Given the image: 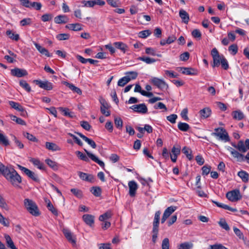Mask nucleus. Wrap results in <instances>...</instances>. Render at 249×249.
Returning <instances> with one entry per match:
<instances>
[{
	"label": "nucleus",
	"instance_id": "nucleus-17",
	"mask_svg": "<svg viewBox=\"0 0 249 249\" xmlns=\"http://www.w3.org/2000/svg\"><path fill=\"white\" fill-rule=\"evenodd\" d=\"M30 162L32 163L34 166L37 167L40 170H44L45 169L44 164L41 162L38 159L30 158L29 159Z\"/></svg>",
	"mask_w": 249,
	"mask_h": 249
},
{
	"label": "nucleus",
	"instance_id": "nucleus-46",
	"mask_svg": "<svg viewBox=\"0 0 249 249\" xmlns=\"http://www.w3.org/2000/svg\"><path fill=\"white\" fill-rule=\"evenodd\" d=\"M144 131H146L147 133H151L153 132V128L149 124H145L143 127H141V134Z\"/></svg>",
	"mask_w": 249,
	"mask_h": 249
},
{
	"label": "nucleus",
	"instance_id": "nucleus-34",
	"mask_svg": "<svg viewBox=\"0 0 249 249\" xmlns=\"http://www.w3.org/2000/svg\"><path fill=\"white\" fill-rule=\"evenodd\" d=\"M182 151L189 160H191L193 159V157L192 155V151L189 147L186 146L184 147Z\"/></svg>",
	"mask_w": 249,
	"mask_h": 249
},
{
	"label": "nucleus",
	"instance_id": "nucleus-51",
	"mask_svg": "<svg viewBox=\"0 0 249 249\" xmlns=\"http://www.w3.org/2000/svg\"><path fill=\"white\" fill-rule=\"evenodd\" d=\"M0 223L5 227L9 226V222L0 213Z\"/></svg>",
	"mask_w": 249,
	"mask_h": 249
},
{
	"label": "nucleus",
	"instance_id": "nucleus-20",
	"mask_svg": "<svg viewBox=\"0 0 249 249\" xmlns=\"http://www.w3.org/2000/svg\"><path fill=\"white\" fill-rule=\"evenodd\" d=\"M54 22L57 24L66 23L68 22L69 18L66 15H58L55 17Z\"/></svg>",
	"mask_w": 249,
	"mask_h": 249
},
{
	"label": "nucleus",
	"instance_id": "nucleus-62",
	"mask_svg": "<svg viewBox=\"0 0 249 249\" xmlns=\"http://www.w3.org/2000/svg\"><path fill=\"white\" fill-rule=\"evenodd\" d=\"M141 60L145 62L146 64H151L156 62V60L148 57H141Z\"/></svg>",
	"mask_w": 249,
	"mask_h": 249
},
{
	"label": "nucleus",
	"instance_id": "nucleus-39",
	"mask_svg": "<svg viewBox=\"0 0 249 249\" xmlns=\"http://www.w3.org/2000/svg\"><path fill=\"white\" fill-rule=\"evenodd\" d=\"M10 117L12 121L16 122L18 124L21 125L26 124L25 122L20 118H18L17 116L13 115H10Z\"/></svg>",
	"mask_w": 249,
	"mask_h": 249
},
{
	"label": "nucleus",
	"instance_id": "nucleus-47",
	"mask_svg": "<svg viewBox=\"0 0 249 249\" xmlns=\"http://www.w3.org/2000/svg\"><path fill=\"white\" fill-rule=\"evenodd\" d=\"M218 224L221 228L226 231H228L230 230V227L225 220H221L219 221Z\"/></svg>",
	"mask_w": 249,
	"mask_h": 249
},
{
	"label": "nucleus",
	"instance_id": "nucleus-28",
	"mask_svg": "<svg viewBox=\"0 0 249 249\" xmlns=\"http://www.w3.org/2000/svg\"><path fill=\"white\" fill-rule=\"evenodd\" d=\"M65 85L69 87L71 90L73 92L77 93V94L80 95L82 94L81 90L78 88V87H75L74 85L71 83H69L67 82H65L64 83Z\"/></svg>",
	"mask_w": 249,
	"mask_h": 249
},
{
	"label": "nucleus",
	"instance_id": "nucleus-7",
	"mask_svg": "<svg viewBox=\"0 0 249 249\" xmlns=\"http://www.w3.org/2000/svg\"><path fill=\"white\" fill-rule=\"evenodd\" d=\"M18 167L22 172L34 181L36 182L39 181V178L37 175L34 172L20 165H18Z\"/></svg>",
	"mask_w": 249,
	"mask_h": 249
},
{
	"label": "nucleus",
	"instance_id": "nucleus-30",
	"mask_svg": "<svg viewBox=\"0 0 249 249\" xmlns=\"http://www.w3.org/2000/svg\"><path fill=\"white\" fill-rule=\"evenodd\" d=\"M177 209L176 206H170L168 207L164 211L163 214L166 217H169L170 215L173 213Z\"/></svg>",
	"mask_w": 249,
	"mask_h": 249
},
{
	"label": "nucleus",
	"instance_id": "nucleus-41",
	"mask_svg": "<svg viewBox=\"0 0 249 249\" xmlns=\"http://www.w3.org/2000/svg\"><path fill=\"white\" fill-rule=\"evenodd\" d=\"M90 192L95 196H99L101 194V189L99 187H92L91 188Z\"/></svg>",
	"mask_w": 249,
	"mask_h": 249
},
{
	"label": "nucleus",
	"instance_id": "nucleus-48",
	"mask_svg": "<svg viewBox=\"0 0 249 249\" xmlns=\"http://www.w3.org/2000/svg\"><path fill=\"white\" fill-rule=\"evenodd\" d=\"M47 208L54 215L56 216L58 215L57 210L53 207L50 202L48 203Z\"/></svg>",
	"mask_w": 249,
	"mask_h": 249
},
{
	"label": "nucleus",
	"instance_id": "nucleus-16",
	"mask_svg": "<svg viewBox=\"0 0 249 249\" xmlns=\"http://www.w3.org/2000/svg\"><path fill=\"white\" fill-rule=\"evenodd\" d=\"M78 174L80 178L83 180L90 182H93L94 180V178L92 175L88 174L82 172H78Z\"/></svg>",
	"mask_w": 249,
	"mask_h": 249
},
{
	"label": "nucleus",
	"instance_id": "nucleus-27",
	"mask_svg": "<svg viewBox=\"0 0 249 249\" xmlns=\"http://www.w3.org/2000/svg\"><path fill=\"white\" fill-rule=\"evenodd\" d=\"M6 34L8 37L13 40L18 41L19 39V36L18 34H16L12 30H8L6 31Z\"/></svg>",
	"mask_w": 249,
	"mask_h": 249
},
{
	"label": "nucleus",
	"instance_id": "nucleus-59",
	"mask_svg": "<svg viewBox=\"0 0 249 249\" xmlns=\"http://www.w3.org/2000/svg\"><path fill=\"white\" fill-rule=\"evenodd\" d=\"M0 142L3 144L4 145H8L9 144V141L7 138L2 134L0 133Z\"/></svg>",
	"mask_w": 249,
	"mask_h": 249
},
{
	"label": "nucleus",
	"instance_id": "nucleus-29",
	"mask_svg": "<svg viewBox=\"0 0 249 249\" xmlns=\"http://www.w3.org/2000/svg\"><path fill=\"white\" fill-rule=\"evenodd\" d=\"M238 176L242 179L244 182H247L249 180V175L246 171H240L238 173Z\"/></svg>",
	"mask_w": 249,
	"mask_h": 249
},
{
	"label": "nucleus",
	"instance_id": "nucleus-3",
	"mask_svg": "<svg viewBox=\"0 0 249 249\" xmlns=\"http://www.w3.org/2000/svg\"><path fill=\"white\" fill-rule=\"evenodd\" d=\"M24 204L26 209L32 215L35 216L40 215V213L36 204L32 200L26 198L24 199Z\"/></svg>",
	"mask_w": 249,
	"mask_h": 249
},
{
	"label": "nucleus",
	"instance_id": "nucleus-40",
	"mask_svg": "<svg viewBox=\"0 0 249 249\" xmlns=\"http://www.w3.org/2000/svg\"><path fill=\"white\" fill-rule=\"evenodd\" d=\"M181 69L182 70V73L183 74L190 75L196 74V73L194 72V70L191 68H181Z\"/></svg>",
	"mask_w": 249,
	"mask_h": 249
},
{
	"label": "nucleus",
	"instance_id": "nucleus-52",
	"mask_svg": "<svg viewBox=\"0 0 249 249\" xmlns=\"http://www.w3.org/2000/svg\"><path fill=\"white\" fill-rule=\"evenodd\" d=\"M208 249H228L221 244H215L210 245Z\"/></svg>",
	"mask_w": 249,
	"mask_h": 249
},
{
	"label": "nucleus",
	"instance_id": "nucleus-36",
	"mask_svg": "<svg viewBox=\"0 0 249 249\" xmlns=\"http://www.w3.org/2000/svg\"><path fill=\"white\" fill-rule=\"evenodd\" d=\"M193 247V244L191 242H184L178 246V249H191Z\"/></svg>",
	"mask_w": 249,
	"mask_h": 249
},
{
	"label": "nucleus",
	"instance_id": "nucleus-5",
	"mask_svg": "<svg viewBox=\"0 0 249 249\" xmlns=\"http://www.w3.org/2000/svg\"><path fill=\"white\" fill-rule=\"evenodd\" d=\"M150 82L155 86L161 90L167 89L168 88V84L165 81L158 77H152L150 80Z\"/></svg>",
	"mask_w": 249,
	"mask_h": 249
},
{
	"label": "nucleus",
	"instance_id": "nucleus-32",
	"mask_svg": "<svg viewBox=\"0 0 249 249\" xmlns=\"http://www.w3.org/2000/svg\"><path fill=\"white\" fill-rule=\"evenodd\" d=\"M112 215L111 211H108L104 214L101 215L99 217L100 221H107V220L110 218Z\"/></svg>",
	"mask_w": 249,
	"mask_h": 249
},
{
	"label": "nucleus",
	"instance_id": "nucleus-56",
	"mask_svg": "<svg viewBox=\"0 0 249 249\" xmlns=\"http://www.w3.org/2000/svg\"><path fill=\"white\" fill-rule=\"evenodd\" d=\"M114 123H115L116 126L117 128H118L119 129L122 128V127L123 126V121L121 118H120V117L115 118L114 119Z\"/></svg>",
	"mask_w": 249,
	"mask_h": 249
},
{
	"label": "nucleus",
	"instance_id": "nucleus-14",
	"mask_svg": "<svg viewBox=\"0 0 249 249\" xmlns=\"http://www.w3.org/2000/svg\"><path fill=\"white\" fill-rule=\"evenodd\" d=\"M83 221L90 227H92L94 223V216L91 214H86L83 215Z\"/></svg>",
	"mask_w": 249,
	"mask_h": 249
},
{
	"label": "nucleus",
	"instance_id": "nucleus-42",
	"mask_svg": "<svg viewBox=\"0 0 249 249\" xmlns=\"http://www.w3.org/2000/svg\"><path fill=\"white\" fill-rule=\"evenodd\" d=\"M75 154L78 157V158L80 159V160L86 162L89 161V158L81 152L79 151H77L75 152Z\"/></svg>",
	"mask_w": 249,
	"mask_h": 249
},
{
	"label": "nucleus",
	"instance_id": "nucleus-11",
	"mask_svg": "<svg viewBox=\"0 0 249 249\" xmlns=\"http://www.w3.org/2000/svg\"><path fill=\"white\" fill-rule=\"evenodd\" d=\"M11 73L13 76L17 77H21L28 74L25 70L20 69L19 68H15L11 70Z\"/></svg>",
	"mask_w": 249,
	"mask_h": 249
},
{
	"label": "nucleus",
	"instance_id": "nucleus-61",
	"mask_svg": "<svg viewBox=\"0 0 249 249\" xmlns=\"http://www.w3.org/2000/svg\"><path fill=\"white\" fill-rule=\"evenodd\" d=\"M143 155L147 158H149L152 159H154V157L151 155L150 151L146 147L143 148L142 150Z\"/></svg>",
	"mask_w": 249,
	"mask_h": 249
},
{
	"label": "nucleus",
	"instance_id": "nucleus-37",
	"mask_svg": "<svg viewBox=\"0 0 249 249\" xmlns=\"http://www.w3.org/2000/svg\"><path fill=\"white\" fill-rule=\"evenodd\" d=\"M115 47L124 52L127 48V46L122 42H116L114 43Z\"/></svg>",
	"mask_w": 249,
	"mask_h": 249
},
{
	"label": "nucleus",
	"instance_id": "nucleus-33",
	"mask_svg": "<svg viewBox=\"0 0 249 249\" xmlns=\"http://www.w3.org/2000/svg\"><path fill=\"white\" fill-rule=\"evenodd\" d=\"M45 162L53 169L57 170L58 169V164L55 161L48 159L45 160Z\"/></svg>",
	"mask_w": 249,
	"mask_h": 249
},
{
	"label": "nucleus",
	"instance_id": "nucleus-60",
	"mask_svg": "<svg viewBox=\"0 0 249 249\" xmlns=\"http://www.w3.org/2000/svg\"><path fill=\"white\" fill-rule=\"evenodd\" d=\"M20 2L21 4L25 7L32 8L33 2H31L29 0H20Z\"/></svg>",
	"mask_w": 249,
	"mask_h": 249
},
{
	"label": "nucleus",
	"instance_id": "nucleus-15",
	"mask_svg": "<svg viewBox=\"0 0 249 249\" xmlns=\"http://www.w3.org/2000/svg\"><path fill=\"white\" fill-rule=\"evenodd\" d=\"M180 147H176L173 146L171 150V153L170 154V158L171 160L173 162H175L177 161L178 156L180 154Z\"/></svg>",
	"mask_w": 249,
	"mask_h": 249
},
{
	"label": "nucleus",
	"instance_id": "nucleus-63",
	"mask_svg": "<svg viewBox=\"0 0 249 249\" xmlns=\"http://www.w3.org/2000/svg\"><path fill=\"white\" fill-rule=\"evenodd\" d=\"M80 124L81 126L86 130H89L91 128V125L87 121H81Z\"/></svg>",
	"mask_w": 249,
	"mask_h": 249
},
{
	"label": "nucleus",
	"instance_id": "nucleus-35",
	"mask_svg": "<svg viewBox=\"0 0 249 249\" xmlns=\"http://www.w3.org/2000/svg\"><path fill=\"white\" fill-rule=\"evenodd\" d=\"M246 146L243 141H240L238 142L237 146H235V148H237L239 151L245 153L247 151Z\"/></svg>",
	"mask_w": 249,
	"mask_h": 249
},
{
	"label": "nucleus",
	"instance_id": "nucleus-53",
	"mask_svg": "<svg viewBox=\"0 0 249 249\" xmlns=\"http://www.w3.org/2000/svg\"><path fill=\"white\" fill-rule=\"evenodd\" d=\"M211 167L210 166L205 165L202 168V175L203 176L208 175L211 171Z\"/></svg>",
	"mask_w": 249,
	"mask_h": 249
},
{
	"label": "nucleus",
	"instance_id": "nucleus-38",
	"mask_svg": "<svg viewBox=\"0 0 249 249\" xmlns=\"http://www.w3.org/2000/svg\"><path fill=\"white\" fill-rule=\"evenodd\" d=\"M178 126V129L182 131H187L190 128L188 124L182 122H179Z\"/></svg>",
	"mask_w": 249,
	"mask_h": 249
},
{
	"label": "nucleus",
	"instance_id": "nucleus-8",
	"mask_svg": "<svg viewBox=\"0 0 249 249\" xmlns=\"http://www.w3.org/2000/svg\"><path fill=\"white\" fill-rule=\"evenodd\" d=\"M34 83L38 85L40 88L47 90H50L53 89V84L48 81H41L40 80H35Z\"/></svg>",
	"mask_w": 249,
	"mask_h": 249
},
{
	"label": "nucleus",
	"instance_id": "nucleus-10",
	"mask_svg": "<svg viewBox=\"0 0 249 249\" xmlns=\"http://www.w3.org/2000/svg\"><path fill=\"white\" fill-rule=\"evenodd\" d=\"M101 107L100 110L101 113L106 116H109L110 115V111L108 110L109 106L105 100L100 101Z\"/></svg>",
	"mask_w": 249,
	"mask_h": 249
},
{
	"label": "nucleus",
	"instance_id": "nucleus-57",
	"mask_svg": "<svg viewBox=\"0 0 249 249\" xmlns=\"http://www.w3.org/2000/svg\"><path fill=\"white\" fill-rule=\"evenodd\" d=\"M71 192L78 198L83 196L82 192L78 189L73 188L71 190Z\"/></svg>",
	"mask_w": 249,
	"mask_h": 249
},
{
	"label": "nucleus",
	"instance_id": "nucleus-9",
	"mask_svg": "<svg viewBox=\"0 0 249 249\" xmlns=\"http://www.w3.org/2000/svg\"><path fill=\"white\" fill-rule=\"evenodd\" d=\"M63 233L69 242H70L73 246H75L76 245V241L75 236L71 233L69 230L66 229H63Z\"/></svg>",
	"mask_w": 249,
	"mask_h": 249
},
{
	"label": "nucleus",
	"instance_id": "nucleus-25",
	"mask_svg": "<svg viewBox=\"0 0 249 249\" xmlns=\"http://www.w3.org/2000/svg\"><path fill=\"white\" fill-rule=\"evenodd\" d=\"M4 238L7 245V247L11 249H18L15 246L13 241L11 237L8 234L4 235Z\"/></svg>",
	"mask_w": 249,
	"mask_h": 249
},
{
	"label": "nucleus",
	"instance_id": "nucleus-13",
	"mask_svg": "<svg viewBox=\"0 0 249 249\" xmlns=\"http://www.w3.org/2000/svg\"><path fill=\"white\" fill-rule=\"evenodd\" d=\"M129 194L131 197L135 196L136 190L138 189V185L135 181L132 180L128 182Z\"/></svg>",
	"mask_w": 249,
	"mask_h": 249
},
{
	"label": "nucleus",
	"instance_id": "nucleus-21",
	"mask_svg": "<svg viewBox=\"0 0 249 249\" xmlns=\"http://www.w3.org/2000/svg\"><path fill=\"white\" fill-rule=\"evenodd\" d=\"M231 116L233 119L238 121H240L245 117L244 113L240 110L232 111Z\"/></svg>",
	"mask_w": 249,
	"mask_h": 249
},
{
	"label": "nucleus",
	"instance_id": "nucleus-50",
	"mask_svg": "<svg viewBox=\"0 0 249 249\" xmlns=\"http://www.w3.org/2000/svg\"><path fill=\"white\" fill-rule=\"evenodd\" d=\"M222 67L225 70L229 69V64L227 59L223 55H222V60L220 62Z\"/></svg>",
	"mask_w": 249,
	"mask_h": 249
},
{
	"label": "nucleus",
	"instance_id": "nucleus-55",
	"mask_svg": "<svg viewBox=\"0 0 249 249\" xmlns=\"http://www.w3.org/2000/svg\"><path fill=\"white\" fill-rule=\"evenodd\" d=\"M169 240L167 238H164L162 242V249H169Z\"/></svg>",
	"mask_w": 249,
	"mask_h": 249
},
{
	"label": "nucleus",
	"instance_id": "nucleus-31",
	"mask_svg": "<svg viewBox=\"0 0 249 249\" xmlns=\"http://www.w3.org/2000/svg\"><path fill=\"white\" fill-rule=\"evenodd\" d=\"M160 211H157L156 212L154 216V219L153 222V228H159V221L160 218Z\"/></svg>",
	"mask_w": 249,
	"mask_h": 249
},
{
	"label": "nucleus",
	"instance_id": "nucleus-4",
	"mask_svg": "<svg viewBox=\"0 0 249 249\" xmlns=\"http://www.w3.org/2000/svg\"><path fill=\"white\" fill-rule=\"evenodd\" d=\"M137 76V73L134 71H129L126 73V75L120 79L118 82V85L124 87L131 80L135 79Z\"/></svg>",
	"mask_w": 249,
	"mask_h": 249
},
{
	"label": "nucleus",
	"instance_id": "nucleus-24",
	"mask_svg": "<svg viewBox=\"0 0 249 249\" xmlns=\"http://www.w3.org/2000/svg\"><path fill=\"white\" fill-rule=\"evenodd\" d=\"M179 15L180 18L182 19V21L187 24L189 21V14L185 10L181 9L179 12Z\"/></svg>",
	"mask_w": 249,
	"mask_h": 249
},
{
	"label": "nucleus",
	"instance_id": "nucleus-18",
	"mask_svg": "<svg viewBox=\"0 0 249 249\" xmlns=\"http://www.w3.org/2000/svg\"><path fill=\"white\" fill-rule=\"evenodd\" d=\"M83 25L80 23H71L68 24L66 26V28L74 31H81Z\"/></svg>",
	"mask_w": 249,
	"mask_h": 249
},
{
	"label": "nucleus",
	"instance_id": "nucleus-1",
	"mask_svg": "<svg viewBox=\"0 0 249 249\" xmlns=\"http://www.w3.org/2000/svg\"><path fill=\"white\" fill-rule=\"evenodd\" d=\"M0 172L14 186L21 182V177L12 166H5L0 162Z\"/></svg>",
	"mask_w": 249,
	"mask_h": 249
},
{
	"label": "nucleus",
	"instance_id": "nucleus-43",
	"mask_svg": "<svg viewBox=\"0 0 249 249\" xmlns=\"http://www.w3.org/2000/svg\"><path fill=\"white\" fill-rule=\"evenodd\" d=\"M70 35L69 34H60L56 36V38L58 40H65L70 38Z\"/></svg>",
	"mask_w": 249,
	"mask_h": 249
},
{
	"label": "nucleus",
	"instance_id": "nucleus-23",
	"mask_svg": "<svg viewBox=\"0 0 249 249\" xmlns=\"http://www.w3.org/2000/svg\"><path fill=\"white\" fill-rule=\"evenodd\" d=\"M34 44L36 47V49L38 51V52L41 53L42 54L45 55L47 57L51 56V55L50 54L48 50L46 49L45 48L42 47L39 44L34 42Z\"/></svg>",
	"mask_w": 249,
	"mask_h": 249
},
{
	"label": "nucleus",
	"instance_id": "nucleus-12",
	"mask_svg": "<svg viewBox=\"0 0 249 249\" xmlns=\"http://www.w3.org/2000/svg\"><path fill=\"white\" fill-rule=\"evenodd\" d=\"M84 151L86 152V153L87 154V156L89 158H90L92 160H93L95 162L98 164L101 167H102L103 168H104L105 163L103 161L99 160L98 158L96 156H95L94 154L91 153L90 152L88 151L86 149H84Z\"/></svg>",
	"mask_w": 249,
	"mask_h": 249
},
{
	"label": "nucleus",
	"instance_id": "nucleus-2",
	"mask_svg": "<svg viewBox=\"0 0 249 249\" xmlns=\"http://www.w3.org/2000/svg\"><path fill=\"white\" fill-rule=\"evenodd\" d=\"M214 131L212 133V135L215 137L218 140L224 142H229L230 141L228 133L223 127L216 128L214 129Z\"/></svg>",
	"mask_w": 249,
	"mask_h": 249
},
{
	"label": "nucleus",
	"instance_id": "nucleus-22",
	"mask_svg": "<svg viewBox=\"0 0 249 249\" xmlns=\"http://www.w3.org/2000/svg\"><path fill=\"white\" fill-rule=\"evenodd\" d=\"M45 147L47 149L52 151H60L61 150L60 147L53 142H46Z\"/></svg>",
	"mask_w": 249,
	"mask_h": 249
},
{
	"label": "nucleus",
	"instance_id": "nucleus-64",
	"mask_svg": "<svg viewBox=\"0 0 249 249\" xmlns=\"http://www.w3.org/2000/svg\"><path fill=\"white\" fill-rule=\"evenodd\" d=\"M53 18V16L50 14H46L42 16L41 20L44 22L48 21L51 20Z\"/></svg>",
	"mask_w": 249,
	"mask_h": 249
},
{
	"label": "nucleus",
	"instance_id": "nucleus-26",
	"mask_svg": "<svg viewBox=\"0 0 249 249\" xmlns=\"http://www.w3.org/2000/svg\"><path fill=\"white\" fill-rule=\"evenodd\" d=\"M201 118H207L211 114V110L209 107H205L199 111Z\"/></svg>",
	"mask_w": 249,
	"mask_h": 249
},
{
	"label": "nucleus",
	"instance_id": "nucleus-44",
	"mask_svg": "<svg viewBox=\"0 0 249 249\" xmlns=\"http://www.w3.org/2000/svg\"><path fill=\"white\" fill-rule=\"evenodd\" d=\"M213 67H218L220 65V62L222 60V56H220L219 55L217 56L213 57Z\"/></svg>",
	"mask_w": 249,
	"mask_h": 249
},
{
	"label": "nucleus",
	"instance_id": "nucleus-19",
	"mask_svg": "<svg viewBox=\"0 0 249 249\" xmlns=\"http://www.w3.org/2000/svg\"><path fill=\"white\" fill-rule=\"evenodd\" d=\"M77 134H78L84 141H85L86 142H87L92 148H95L96 147V144L95 142L79 132H75Z\"/></svg>",
	"mask_w": 249,
	"mask_h": 249
},
{
	"label": "nucleus",
	"instance_id": "nucleus-58",
	"mask_svg": "<svg viewBox=\"0 0 249 249\" xmlns=\"http://www.w3.org/2000/svg\"><path fill=\"white\" fill-rule=\"evenodd\" d=\"M32 22V19L30 18H24L20 21V24L22 26L30 25Z\"/></svg>",
	"mask_w": 249,
	"mask_h": 249
},
{
	"label": "nucleus",
	"instance_id": "nucleus-49",
	"mask_svg": "<svg viewBox=\"0 0 249 249\" xmlns=\"http://www.w3.org/2000/svg\"><path fill=\"white\" fill-rule=\"evenodd\" d=\"M229 51L232 55H235L238 52V47L236 44H232L229 47Z\"/></svg>",
	"mask_w": 249,
	"mask_h": 249
},
{
	"label": "nucleus",
	"instance_id": "nucleus-54",
	"mask_svg": "<svg viewBox=\"0 0 249 249\" xmlns=\"http://www.w3.org/2000/svg\"><path fill=\"white\" fill-rule=\"evenodd\" d=\"M159 229L156 228H153L152 230V241L154 243H155L157 241L158 238Z\"/></svg>",
	"mask_w": 249,
	"mask_h": 249
},
{
	"label": "nucleus",
	"instance_id": "nucleus-45",
	"mask_svg": "<svg viewBox=\"0 0 249 249\" xmlns=\"http://www.w3.org/2000/svg\"><path fill=\"white\" fill-rule=\"evenodd\" d=\"M19 85L24 89L27 91L30 92L31 90L30 85L25 80H21L19 82Z\"/></svg>",
	"mask_w": 249,
	"mask_h": 249
},
{
	"label": "nucleus",
	"instance_id": "nucleus-6",
	"mask_svg": "<svg viewBox=\"0 0 249 249\" xmlns=\"http://www.w3.org/2000/svg\"><path fill=\"white\" fill-rule=\"evenodd\" d=\"M226 197L231 202H236L242 198L240 191L238 189L228 192L226 194Z\"/></svg>",
	"mask_w": 249,
	"mask_h": 249
}]
</instances>
